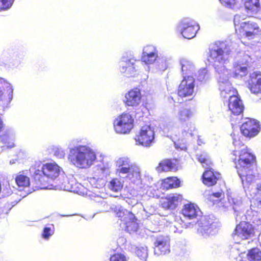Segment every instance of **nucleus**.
Listing matches in <instances>:
<instances>
[{
  "instance_id": "9d476101",
  "label": "nucleus",
  "mask_w": 261,
  "mask_h": 261,
  "mask_svg": "<svg viewBox=\"0 0 261 261\" xmlns=\"http://www.w3.org/2000/svg\"><path fill=\"white\" fill-rule=\"evenodd\" d=\"M195 115V112L193 109L190 108L185 104L181 107L178 113V120L182 124H185L186 127H185L184 130L187 134H189L190 135L193 136V132L195 130V127L194 125L190 124L189 128L186 129L188 127V122L194 117Z\"/></svg>"
},
{
  "instance_id": "393cba45",
  "label": "nucleus",
  "mask_w": 261,
  "mask_h": 261,
  "mask_svg": "<svg viewBox=\"0 0 261 261\" xmlns=\"http://www.w3.org/2000/svg\"><path fill=\"white\" fill-rule=\"evenodd\" d=\"M136 164L132 162L127 157L120 158L117 161V165L118 167L117 172L119 174H123L124 172L127 171V170L130 169L131 166H134Z\"/></svg>"
},
{
  "instance_id": "ea45409f",
  "label": "nucleus",
  "mask_w": 261,
  "mask_h": 261,
  "mask_svg": "<svg viewBox=\"0 0 261 261\" xmlns=\"http://www.w3.org/2000/svg\"><path fill=\"white\" fill-rule=\"evenodd\" d=\"M256 195L257 196V198L259 199V201L261 202V183L257 185Z\"/></svg>"
},
{
  "instance_id": "4468645a",
  "label": "nucleus",
  "mask_w": 261,
  "mask_h": 261,
  "mask_svg": "<svg viewBox=\"0 0 261 261\" xmlns=\"http://www.w3.org/2000/svg\"><path fill=\"white\" fill-rule=\"evenodd\" d=\"M178 166L177 159H164L159 163L155 169L159 173L176 171L178 170Z\"/></svg>"
},
{
  "instance_id": "a878e982",
  "label": "nucleus",
  "mask_w": 261,
  "mask_h": 261,
  "mask_svg": "<svg viewBox=\"0 0 261 261\" xmlns=\"http://www.w3.org/2000/svg\"><path fill=\"white\" fill-rule=\"evenodd\" d=\"M127 170V171L123 173V174H126L125 178L126 179L132 182H135L136 181L140 180V169L137 164L134 166H131V168L128 169Z\"/></svg>"
},
{
  "instance_id": "b1692460",
  "label": "nucleus",
  "mask_w": 261,
  "mask_h": 261,
  "mask_svg": "<svg viewBox=\"0 0 261 261\" xmlns=\"http://www.w3.org/2000/svg\"><path fill=\"white\" fill-rule=\"evenodd\" d=\"M12 87L0 80V100L10 101L12 99Z\"/></svg>"
},
{
  "instance_id": "7c9ffc66",
  "label": "nucleus",
  "mask_w": 261,
  "mask_h": 261,
  "mask_svg": "<svg viewBox=\"0 0 261 261\" xmlns=\"http://www.w3.org/2000/svg\"><path fill=\"white\" fill-rule=\"evenodd\" d=\"M181 72L183 74L191 73L194 70V66L189 61L183 59L180 60Z\"/></svg>"
},
{
  "instance_id": "0eeeda50",
  "label": "nucleus",
  "mask_w": 261,
  "mask_h": 261,
  "mask_svg": "<svg viewBox=\"0 0 261 261\" xmlns=\"http://www.w3.org/2000/svg\"><path fill=\"white\" fill-rule=\"evenodd\" d=\"M240 132L246 138L251 139L256 137L260 132L259 122L252 118H246L240 125Z\"/></svg>"
},
{
  "instance_id": "37998d69",
  "label": "nucleus",
  "mask_w": 261,
  "mask_h": 261,
  "mask_svg": "<svg viewBox=\"0 0 261 261\" xmlns=\"http://www.w3.org/2000/svg\"><path fill=\"white\" fill-rule=\"evenodd\" d=\"M4 124L2 119L0 118V133L3 130Z\"/></svg>"
},
{
  "instance_id": "5701e85b",
  "label": "nucleus",
  "mask_w": 261,
  "mask_h": 261,
  "mask_svg": "<svg viewBox=\"0 0 261 261\" xmlns=\"http://www.w3.org/2000/svg\"><path fill=\"white\" fill-rule=\"evenodd\" d=\"M161 186L163 190H169L180 187V180L176 176H169L162 180Z\"/></svg>"
},
{
  "instance_id": "6e6552de",
  "label": "nucleus",
  "mask_w": 261,
  "mask_h": 261,
  "mask_svg": "<svg viewBox=\"0 0 261 261\" xmlns=\"http://www.w3.org/2000/svg\"><path fill=\"white\" fill-rule=\"evenodd\" d=\"M255 228L248 222L241 221L237 224L232 233L233 237L246 240L255 236Z\"/></svg>"
},
{
  "instance_id": "1a4fd4ad",
  "label": "nucleus",
  "mask_w": 261,
  "mask_h": 261,
  "mask_svg": "<svg viewBox=\"0 0 261 261\" xmlns=\"http://www.w3.org/2000/svg\"><path fill=\"white\" fill-rule=\"evenodd\" d=\"M195 80L191 75L184 76L178 86L177 95L181 98L192 96L194 92Z\"/></svg>"
},
{
  "instance_id": "bb28decb",
  "label": "nucleus",
  "mask_w": 261,
  "mask_h": 261,
  "mask_svg": "<svg viewBox=\"0 0 261 261\" xmlns=\"http://www.w3.org/2000/svg\"><path fill=\"white\" fill-rule=\"evenodd\" d=\"M15 181L18 187L22 189L30 187L31 184L30 177L24 174L23 171L19 172L16 174Z\"/></svg>"
},
{
  "instance_id": "2f4dec72",
  "label": "nucleus",
  "mask_w": 261,
  "mask_h": 261,
  "mask_svg": "<svg viewBox=\"0 0 261 261\" xmlns=\"http://www.w3.org/2000/svg\"><path fill=\"white\" fill-rule=\"evenodd\" d=\"M116 216L124 222L128 219L134 218V214L126 210L119 209L116 213Z\"/></svg>"
},
{
  "instance_id": "f257e3e1",
  "label": "nucleus",
  "mask_w": 261,
  "mask_h": 261,
  "mask_svg": "<svg viewBox=\"0 0 261 261\" xmlns=\"http://www.w3.org/2000/svg\"><path fill=\"white\" fill-rule=\"evenodd\" d=\"M230 155L232 162L242 182H252L255 178L254 167H256L257 164L255 155L247 146L240 150H233Z\"/></svg>"
},
{
  "instance_id": "a211bd4d",
  "label": "nucleus",
  "mask_w": 261,
  "mask_h": 261,
  "mask_svg": "<svg viewBox=\"0 0 261 261\" xmlns=\"http://www.w3.org/2000/svg\"><path fill=\"white\" fill-rule=\"evenodd\" d=\"M182 25L181 33L185 38L188 39L194 37L199 29V25L194 21L183 23Z\"/></svg>"
},
{
  "instance_id": "f03ea898",
  "label": "nucleus",
  "mask_w": 261,
  "mask_h": 261,
  "mask_svg": "<svg viewBox=\"0 0 261 261\" xmlns=\"http://www.w3.org/2000/svg\"><path fill=\"white\" fill-rule=\"evenodd\" d=\"M31 168L34 171V182L39 189L44 188L48 183V179H55L61 171V168L55 162L42 164L41 161L35 162Z\"/></svg>"
},
{
  "instance_id": "9b49d317",
  "label": "nucleus",
  "mask_w": 261,
  "mask_h": 261,
  "mask_svg": "<svg viewBox=\"0 0 261 261\" xmlns=\"http://www.w3.org/2000/svg\"><path fill=\"white\" fill-rule=\"evenodd\" d=\"M154 138V133L150 125H145L141 127L139 134L136 136L135 140L139 144L148 147L150 146Z\"/></svg>"
},
{
  "instance_id": "39448f33",
  "label": "nucleus",
  "mask_w": 261,
  "mask_h": 261,
  "mask_svg": "<svg viewBox=\"0 0 261 261\" xmlns=\"http://www.w3.org/2000/svg\"><path fill=\"white\" fill-rule=\"evenodd\" d=\"M134 119L132 116L127 113L119 115L113 122L115 132L119 134H129L133 128Z\"/></svg>"
},
{
  "instance_id": "aec40b11",
  "label": "nucleus",
  "mask_w": 261,
  "mask_h": 261,
  "mask_svg": "<svg viewBox=\"0 0 261 261\" xmlns=\"http://www.w3.org/2000/svg\"><path fill=\"white\" fill-rule=\"evenodd\" d=\"M158 58V51L156 48L151 45H147L144 47L141 61L146 64L153 63Z\"/></svg>"
},
{
  "instance_id": "c9c22d12",
  "label": "nucleus",
  "mask_w": 261,
  "mask_h": 261,
  "mask_svg": "<svg viewBox=\"0 0 261 261\" xmlns=\"http://www.w3.org/2000/svg\"><path fill=\"white\" fill-rule=\"evenodd\" d=\"M14 0H0V10H6L12 5Z\"/></svg>"
},
{
  "instance_id": "20e7f679",
  "label": "nucleus",
  "mask_w": 261,
  "mask_h": 261,
  "mask_svg": "<svg viewBox=\"0 0 261 261\" xmlns=\"http://www.w3.org/2000/svg\"><path fill=\"white\" fill-rule=\"evenodd\" d=\"M234 25L235 33L240 39H253L261 35V28L257 23L252 21L240 22V17L235 16Z\"/></svg>"
},
{
  "instance_id": "79ce46f5",
  "label": "nucleus",
  "mask_w": 261,
  "mask_h": 261,
  "mask_svg": "<svg viewBox=\"0 0 261 261\" xmlns=\"http://www.w3.org/2000/svg\"><path fill=\"white\" fill-rule=\"evenodd\" d=\"M222 192H218L213 193L211 194H210V197L213 196V197L219 198L222 196Z\"/></svg>"
},
{
  "instance_id": "c85d7f7f",
  "label": "nucleus",
  "mask_w": 261,
  "mask_h": 261,
  "mask_svg": "<svg viewBox=\"0 0 261 261\" xmlns=\"http://www.w3.org/2000/svg\"><path fill=\"white\" fill-rule=\"evenodd\" d=\"M248 73V67L242 66L240 64L236 63L233 65L232 75L234 77H243Z\"/></svg>"
},
{
  "instance_id": "dca6fc26",
  "label": "nucleus",
  "mask_w": 261,
  "mask_h": 261,
  "mask_svg": "<svg viewBox=\"0 0 261 261\" xmlns=\"http://www.w3.org/2000/svg\"><path fill=\"white\" fill-rule=\"evenodd\" d=\"M183 196L179 193H173L163 198L161 206L165 210L175 209L181 202Z\"/></svg>"
},
{
  "instance_id": "2eb2a0df",
  "label": "nucleus",
  "mask_w": 261,
  "mask_h": 261,
  "mask_svg": "<svg viewBox=\"0 0 261 261\" xmlns=\"http://www.w3.org/2000/svg\"><path fill=\"white\" fill-rule=\"evenodd\" d=\"M220 174L212 168H207L201 176L202 183L207 187L214 186L220 178Z\"/></svg>"
},
{
  "instance_id": "c756f323",
  "label": "nucleus",
  "mask_w": 261,
  "mask_h": 261,
  "mask_svg": "<svg viewBox=\"0 0 261 261\" xmlns=\"http://www.w3.org/2000/svg\"><path fill=\"white\" fill-rule=\"evenodd\" d=\"M247 257L249 261H260L261 251L257 248H253L248 251Z\"/></svg>"
},
{
  "instance_id": "58836bf2",
  "label": "nucleus",
  "mask_w": 261,
  "mask_h": 261,
  "mask_svg": "<svg viewBox=\"0 0 261 261\" xmlns=\"http://www.w3.org/2000/svg\"><path fill=\"white\" fill-rule=\"evenodd\" d=\"M225 6L232 8L238 3V0H219Z\"/></svg>"
},
{
  "instance_id": "4be33fe9",
  "label": "nucleus",
  "mask_w": 261,
  "mask_h": 261,
  "mask_svg": "<svg viewBox=\"0 0 261 261\" xmlns=\"http://www.w3.org/2000/svg\"><path fill=\"white\" fill-rule=\"evenodd\" d=\"M200 212L199 208L192 203L185 204L181 210V214L189 220L196 218Z\"/></svg>"
},
{
  "instance_id": "f8f14e48",
  "label": "nucleus",
  "mask_w": 261,
  "mask_h": 261,
  "mask_svg": "<svg viewBox=\"0 0 261 261\" xmlns=\"http://www.w3.org/2000/svg\"><path fill=\"white\" fill-rule=\"evenodd\" d=\"M142 94L140 89L135 87L125 94L123 102L128 107H137L141 102Z\"/></svg>"
},
{
  "instance_id": "ddd939ff",
  "label": "nucleus",
  "mask_w": 261,
  "mask_h": 261,
  "mask_svg": "<svg viewBox=\"0 0 261 261\" xmlns=\"http://www.w3.org/2000/svg\"><path fill=\"white\" fill-rule=\"evenodd\" d=\"M247 83V88L251 93L261 94V71H255L251 73Z\"/></svg>"
},
{
  "instance_id": "cd10ccee",
  "label": "nucleus",
  "mask_w": 261,
  "mask_h": 261,
  "mask_svg": "<svg viewBox=\"0 0 261 261\" xmlns=\"http://www.w3.org/2000/svg\"><path fill=\"white\" fill-rule=\"evenodd\" d=\"M137 218L134 214V218L128 219L124 222L125 229L129 233L136 232L139 229V224L137 222Z\"/></svg>"
},
{
  "instance_id": "a19ab883",
  "label": "nucleus",
  "mask_w": 261,
  "mask_h": 261,
  "mask_svg": "<svg viewBox=\"0 0 261 261\" xmlns=\"http://www.w3.org/2000/svg\"><path fill=\"white\" fill-rule=\"evenodd\" d=\"M239 141H240V137H239L236 136L233 138V144L235 146H239L241 145Z\"/></svg>"
},
{
  "instance_id": "6ab92c4d",
  "label": "nucleus",
  "mask_w": 261,
  "mask_h": 261,
  "mask_svg": "<svg viewBox=\"0 0 261 261\" xmlns=\"http://www.w3.org/2000/svg\"><path fill=\"white\" fill-rule=\"evenodd\" d=\"M170 239L168 236L159 235L154 238L155 248L161 254H166L170 251Z\"/></svg>"
},
{
  "instance_id": "f3484780",
  "label": "nucleus",
  "mask_w": 261,
  "mask_h": 261,
  "mask_svg": "<svg viewBox=\"0 0 261 261\" xmlns=\"http://www.w3.org/2000/svg\"><path fill=\"white\" fill-rule=\"evenodd\" d=\"M228 110L234 115L242 114L244 110V106L240 97L236 95L229 97L228 102Z\"/></svg>"
},
{
  "instance_id": "72a5a7b5",
  "label": "nucleus",
  "mask_w": 261,
  "mask_h": 261,
  "mask_svg": "<svg viewBox=\"0 0 261 261\" xmlns=\"http://www.w3.org/2000/svg\"><path fill=\"white\" fill-rule=\"evenodd\" d=\"M244 6L248 10L256 11L259 7V0H245Z\"/></svg>"
},
{
  "instance_id": "412c9836",
  "label": "nucleus",
  "mask_w": 261,
  "mask_h": 261,
  "mask_svg": "<svg viewBox=\"0 0 261 261\" xmlns=\"http://www.w3.org/2000/svg\"><path fill=\"white\" fill-rule=\"evenodd\" d=\"M139 61L134 58H130L125 61V65L121 68V72L125 74L128 77H134L137 74L136 63Z\"/></svg>"
},
{
  "instance_id": "e433bc0d",
  "label": "nucleus",
  "mask_w": 261,
  "mask_h": 261,
  "mask_svg": "<svg viewBox=\"0 0 261 261\" xmlns=\"http://www.w3.org/2000/svg\"><path fill=\"white\" fill-rule=\"evenodd\" d=\"M110 261H127V259L124 254L116 253L110 256Z\"/></svg>"
},
{
  "instance_id": "423d86ee",
  "label": "nucleus",
  "mask_w": 261,
  "mask_h": 261,
  "mask_svg": "<svg viewBox=\"0 0 261 261\" xmlns=\"http://www.w3.org/2000/svg\"><path fill=\"white\" fill-rule=\"evenodd\" d=\"M231 52L229 47L224 42H216L210 49L209 57L215 63H223L226 60L225 56Z\"/></svg>"
},
{
  "instance_id": "4c0bfd02",
  "label": "nucleus",
  "mask_w": 261,
  "mask_h": 261,
  "mask_svg": "<svg viewBox=\"0 0 261 261\" xmlns=\"http://www.w3.org/2000/svg\"><path fill=\"white\" fill-rule=\"evenodd\" d=\"M53 234V231L51 230L50 227H45L44 228L42 237L45 240H48L49 238Z\"/></svg>"
},
{
  "instance_id": "f704fd0d",
  "label": "nucleus",
  "mask_w": 261,
  "mask_h": 261,
  "mask_svg": "<svg viewBox=\"0 0 261 261\" xmlns=\"http://www.w3.org/2000/svg\"><path fill=\"white\" fill-rule=\"evenodd\" d=\"M198 161L202 164L203 167H207L212 165L213 163L206 154H200L197 155Z\"/></svg>"
},
{
  "instance_id": "c03bdc74",
  "label": "nucleus",
  "mask_w": 261,
  "mask_h": 261,
  "mask_svg": "<svg viewBox=\"0 0 261 261\" xmlns=\"http://www.w3.org/2000/svg\"><path fill=\"white\" fill-rule=\"evenodd\" d=\"M139 252H140V250H138L137 251V254H138V256L139 255Z\"/></svg>"
},
{
  "instance_id": "7ed1b4c3",
  "label": "nucleus",
  "mask_w": 261,
  "mask_h": 261,
  "mask_svg": "<svg viewBox=\"0 0 261 261\" xmlns=\"http://www.w3.org/2000/svg\"><path fill=\"white\" fill-rule=\"evenodd\" d=\"M68 159L76 167L87 168L93 164L96 155L90 147L80 145L70 149Z\"/></svg>"
},
{
  "instance_id": "473e14b6",
  "label": "nucleus",
  "mask_w": 261,
  "mask_h": 261,
  "mask_svg": "<svg viewBox=\"0 0 261 261\" xmlns=\"http://www.w3.org/2000/svg\"><path fill=\"white\" fill-rule=\"evenodd\" d=\"M109 188L114 192H118L123 188L122 182L117 178H113L109 182Z\"/></svg>"
}]
</instances>
